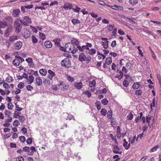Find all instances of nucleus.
<instances>
[{"label": "nucleus", "mask_w": 161, "mask_h": 161, "mask_svg": "<svg viewBox=\"0 0 161 161\" xmlns=\"http://www.w3.org/2000/svg\"><path fill=\"white\" fill-rule=\"evenodd\" d=\"M53 42H54L55 44L58 47H59L60 46L59 42L60 40L58 38H57L53 40Z\"/></svg>", "instance_id": "obj_26"}, {"label": "nucleus", "mask_w": 161, "mask_h": 161, "mask_svg": "<svg viewBox=\"0 0 161 161\" xmlns=\"http://www.w3.org/2000/svg\"><path fill=\"white\" fill-rule=\"evenodd\" d=\"M159 146L157 145L151 149V151L152 152L156 151L158 149Z\"/></svg>", "instance_id": "obj_44"}, {"label": "nucleus", "mask_w": 161, "mask_h": 161, "mask_svg": "<svg viewBox=\"0 0 161 161\" xmlns=\"http://www.w3.org/2000/svg\"><path fill=\"white\" fill-rule=\"evenodd\" d=\"M13 107V105L11 103H9L8 104V108L9 109H12V107Z\"/></svg>", "instance_id": "obj_62"}, {"label": "nucleus", "mask_w": 161, "mask_h": 161, "mask_svg": "<svg viewBox=\"0 0 161 161\" xmlns=\"http://www.w3.org/2000/svg\"><path fill=\"white\" fill-rule=\"evenodd\" d=\"M35 81L36 84L37 86H40L42 84V80L40 77H36L35 78Z\"/></svg>", "instance_id": "obj_13"}, {"label": "nucleus", "mask_w": 161, "mask_h": 161, "mask_svg": "<svg viewBox=\"0 0 161 161\" xmlns=\"http://www.w3.org/2000/svg\"><path fill=\"white\" fill-rule=\"evenodd\" d=\"M112 150L113 152L116 154H121L122 151L120 150L118 146H116L113 145Z\"/></svg>", "instance_id": "obj_9"}, {"label": "nucleus", "mask_w": 161, "mask_h": 161, "mask_svg": "<svg viewBox=\"0 0 161 161\" xmlns=\"http://www.w3.org/2000/svg\"><path fill=\"white\" fill-rule=\"evenodd\" d=\"M77 47L78 48L80 51L82 52L86 51V50H89V48L88 47L86 46V45L82 46V47L78 46Z\"/></svg>", "instance_id": "obj_15"}, {"label": "nucleus", "mask_w": 161, "mask_h": 161, "mask_svg": "<svg viewBox=\"0 0 161 161\" xmlns=\"http://www.w3.org/2000/svg\"><path fill=\"white\" fill-rule=\"evenodd\" d=\"M20 124L19 121L17 120H15L13 122V125L14 126H17Z\"/></svg>", "instance_id": "obj_41"}, {"label": "nucleus", "mask_w": 161, "mask_h": 161, "mask_svg": "<svg viewBox=\"0 0 161 161\" xmlns=\"http://www.w3.org/2000/svg\"><path fill=\"white\" fill-rule=\"evenodd\" d=\"M15 27L16 32L17 33L19 32L21 30L22 26L18 21H16L14 24Z\"/></svg>", "instance_id": "obj_8"}, {"label": "nucleus", "mask_w": 161, "mask_h": 161, "mask_svg": "<svg viewBox=\"0 0 161 161\" xmlns=\"http://www.w3.org/2000/svg\"><path fill=\"white\" fill-rule=\"evenodd\" d=\"M63 117L66 120L71 119L74 117L71 114H69L67 113H64L63 114Z\"/></svg>", "instance_id": "obj_12"}, {"label": "nucleus", "mask_w": 161, "mask_h": 161, "mask_svg": "<svg viewBox=\"0 0 161 161\" xmlns=\"http://www.w3.org/2000/svg\"><path fill=\"white\" fill-rule=\"evenodd\" d=\"M24 86V84L23 82H21L19 83L17 86V87L19 89H22Z\"/></svg>", "instance_id": "obj_55"}, {"label": "nucleus", "mask_w": 161, "mask_h": 161, "mask_svg": "<svg viewBox=\"0 0 161 161\" xmlns=\"http://www.w3.org/2000/svg\"><path fill=\"white\" fill-rule=\"evenodd\" d=\"M141 86L140 82H137L133 83L132 85V88L134 89H137L139 88Z\"/></svg>", "instance_id": "obj_22"}, {"label": "nucleus", "mask_w": 161, "mask_h": 161, "mask_svg": "<svg viewBox=\"0 0 161 161\" xmlns=\"http://www.w3.org/2000/svg\"><path fill=\"white\" fill-rule=\"evenodd\" d=\"M7 23L6 22L1 21L0 22V27L1 28H3L7 26Z\"/></svg>", "instance_id": "obj_29"}, {"label": "nucleus", "mask_w": 161, "mask_h": 161, "mask_svg": "<svg viewBox=\"0 0 161 161\" xmlns=\"http://www.w3.org/2000/svg\"><path fill=\"white\" fill-rule=\"evenodd\" d=\"M71 22L75 25L80 23V21L76 19H73L71 20Z\"/></svg>", "instance_id": "obj_33"}, {"label": "nucleus", "mask_w": 161, "mask_h": 161, "mask_svg": "<svg viewBox=\"0 0 161 161\" xmlns=\"http://www.w3.org/2000/svg\"><path fill=\"white\" fill-rule=\"evenodd\" d=\"M20 141L24 142L25 141V137L24 136H21L19 137Z\"/></svg>", "instance_id": "obj_64"}, {"label": "nucleus", "mask_w": 161, "mask_h": 161, "mask_svg": "<svg viewBox=\"0 0 161 161\" xmlns=\"http://www.w3.org/2000/svg\"><path fill=\"white\" fill-rule=\"evenodd\" d=\"M39 72L42 75L45 76L47 74V71L45 69H41L39 70Z\"/></svg>", "instance_id": "obj_23"}, {"label": "nucleus", "mask_w": 161, "mask_h": 161, "mask_svg": "<svg viewBox=\"0 0 161 161\" xmlns=\"http://www.w3.org/2000/svg\"><path fill=\"white\" fill-rule=\"evenodd\" d=\"M135 20L136 19L134 18H130L129 22L130 23H132L133 24L137 25V23L135 21Z\"/></svg>", "instance_id": "obj_37"}, {"label": "nucleus", "mask_w": 161, "mask_h": 161, "mask_svg": "<svg viewBox=\"0 0 161 161\" xmlns=\"http://www.w3.org/2000/svg\"><path fill=\"white\" fill-rule=\"evenodd\" d=\"M48 74L47 75V77L52 81L53 77L55 76V74L53 71L51 69L48 70Z\"/></svg>", "instance_id": "obj_10"}, {"label": "nucleus", "mask_w": 161, "mask_h": 161, "mask_svg": "<svg viewBox=\"0 0 161 161\" xmlns=\"http://www.w3.org/2000/svg\"><path fill=\"white\" fill-rule=\"evenodd\" d=\"M112 62V58L111 57H109L106 58L105 61V63L107 64H110Z\"/></svg>", "instance_id": "obj_31"}, {"label": "nucleus", "mask_w": 161, "mask_h": 161, "mask_svg": "<svg viewBox=\"0 0 161 161\" xmlns=\"http://www.w3.org/2000/svg\"><path fill=\"white\" fill-rule=\"evenodd\" d=\"M107 6L110 7L112 9L115 10H123V8L122 7L119 6H118L116 5H114V6H111L109 5H107Z\"/></svg>", "instance_id": "obj_11"}, {"label": "nucleus", "mask_w": 161, "mask_h": 161, "mask_svg": "<svg viewBox=\"0 0 161 161\" xmlns=\"http://www.w3.org/2000/svg\"><path fill=\"white\" fill-rule=\"evenodd\" d=\"M101 113L103 115H105L106 114L107 111L105 109H102L101 111Z\"/></svg>", "instance_id": "obj_57"}, {"label": "nucleus", "mask_w": 161, "mask_h": 161, "mask_svg": "<svg viewBox=\"0 0 161 161\" xmlns=\"http://www.w3.org/2000/svg\"><path fill=\"white\" fill-rule=\"evenodd\" d=\"M78 49L77 47H75L74 46L73 49L72 50V51H71V53L73 54H75L77 52V51H78Z\"/></svg>", "instance_id": "obj_48"}, {"label": "nucleus", "mask_w": 161, "mask_h": 161, "mask_svg": "<svg viewBox=\"0 0 161 161\" xmlns=\"http://www.w3.org/2000/svg\"><path fill=\"white\" fill-rule=\"evenodd\" d=\"M82 86V84L81 82H76L75 84V87L78 89H81Z\"/></svg>", "instance_id": "obj_21"}, {"label": "nucleus", "mask_w": 161, "mask_h": 161, "mask_svg": "<svg viewBox=\"0 0 161 161\" xmlns=\"http://www.w3.org/2000/svg\"><path fill=\"white\" fill-rule=\"evenodd\" d=\"M136 138V135H135L131 139H129L130 143L131 144H132L133 143H134Z\"/></svg>", "instance_id": "obj_59"}, {"label": "nucleus", "mask_w": 161, "mask_h": 161, "mask_svg": "<svg viewBox=\"0 0 161 161\" xmlns=\"http://www.w3.org/2000/svg\"><path fill=\"white\" fill-rule=\"evenodd\" d=\"M22 150L28 153V154L30 155H33V153L36 152L35 148L34 146H31V147L25 146L23 148Z\"/></svg>", "instance_id": "obj_2"}, {"label": "nucleus", "mask_w": 161, "mask_h": 161, "mask_svg": "<svg viewBox=\"0 0 161 161\" xmlns=\"http://www.w3.org/2000/svg\"><path fill=\"white\" fill-rule=\"evenodd\" d=\"M112 112L111 111H108L107 113V116L110 119L112 117Z\"/></svg>", "instance_id": "obj_61"}, {"label": "nucleus", "mask_w": 161, "mask_h": 161, "mask_svg": "<svg viewBox=\"0 0 161 161\" xmlns=\"http://www.w3.org/2000/svg\"><path fill=\"white\" fill-rule=\"evenodd\" d=\"M20 63V60H19L18 57H16L15 58L13 61V64L15 66H18L19 65Z\"/></svg>", "instance_id": "obj_20"}, {"label": "nucleus", "mask_w": 161, "mask_h": 161, "mask_svg": "<svg viewBox=\"0 0 161 161\" xmlns=\"http://www.w3.org/2000/svg\"><path fill=\"white\" fill-rule=\"evenodd\" d=\"M91 57L90 55L86 57L83 53H81L79 56V60L81 62L85 61L88 64L91 61Z\"/></svg>", "instance_id": "obj_1"}, {"label": "nucleus", "mask_w": 161, "mask_h": 161, "mask_svg": "<svg viewBox=\"0 0 161 161\" xmlns=\"http://www.w3.org/2000/svg\"><path fill=\"white\" fill-rule=\"evenodd\" d=\"M26 89L28 91H31L33 90V87L30 85L26 86Z\"/></svg>", "instance_id": "obj_63"}, {"label": "nucleus", "mask_w": 161, "mask_h": 161, "mask_svg": "<svg viewBox=\"0 0 161 161\" xmlns=\"http://www.w3.org/2000/svg\"><path fill=\"white\" fill-rule=\"evenodd\" d=\"M23 75H25L24 77L26 79V81L28 84H31L33 82L34 77L32 75H31L28 76L25 73H24Z\"/></svg>", "instance_id": "obj_4"}, {"label": "nucleus", "mask_w": 161, "mask_h": 161, "mask_svg": "<svg viewBox=\"0 0 161 161\" xmlns=\"http://www.w3.org/2000/svg\"><path fill=\"white\" fill-rule=\"evenodd\" d=\"M19 21L22 24L26 26L28 25V23L30 24L31 22V19L28 16H25L23 20L19 19Z\"/></svg>", "instance_id": "obj_3"}, {"label": "nucleus", "mask_w": 161, "mask_h": 161, "mask_svg": "<svg viewBox=\"0 0 161 161\" xmlns=\"http://www.w3.org/2000/svg\"><path fill=\"white\" fill-rule=\"evenodd\" d=\"M63 84L62 82H60L59 84L58 85H54L52 86V89L55 91H57L58 89V88L57 87V86H60L62 85Z\"/></svg>", "instance_id": "obj_27"}, {"label": "nucleus", "mask_w": 161, "mask_h": 161, "mask_svg": "<svg viewBox=\"0 0 161 161\" xmlns=\"http://www.w3.org/2000/svg\"><path fill=\"white\" fill-rule=\"evenodd\" d=\"M66 78L67 80H68L70 82H71L73 81L74 80V79L73 78V77L69 76V75H67L66 76Z\"/></svg>", "instance_id": "obj_36"}, {"label": "nucleus", "mask_w": 161, "mask_h": 161, "mask_svg": "<svg viewBox=\"0 0 161 161\" xmlns=\"http://www.w3.org/2000/svg\"><path fill=\"white\" fill-rule=\"evenodd\" d=\"M22 35L23 37L26 39L30 37V33L29 30L26 29H24L23 30Z\"/></svg>", "instance_id": "obj_7"}, {"label": "nucleus", "mask_w": 161, "mask_h": 161, "mask_svg": "<svg viewBox=\"0 0 161 161\" xmlns=\"http://www.w3.org/2000/svg\"><path fill=\"white\" fill-rule=\"evenodd\" d=\"M142 94V91L141 90H136L135 92V94L139 96H141Z\"/></svg>", "instance_id": "obj_43"}, {"label": "nucleus", "mask_w": 161, "mask_h": 161, "mask_svg": "<svg viewBox=\"0 0 161 161\" xmlns=\"http://www.w3.org/2000/svg\"><path fill=\"white\" fill-rule=\"evenodd\" d=\"M45 46L47 48H50L52 46V44L51 42L49 41H45L44 43Z\"/></svg>", "instance_id": "obj_19"}, {"label": "nucleus", "mask_w": 161, "mask_h": 161, "mask_svg": "<svg viewBox=\"0 0 161 161\" xmlns=\"http://www.w3.org/2000/svg\"><path fill=\"white\" fill-rule=\"evenodd\" d=\"M133 114L131 112L129 113L127 116V119L130 120H131L133 119Z\"/></svg>", "instance_id": "obj_30"}, {"label": "nucleus", "mask_w": 161, "mask_h": 161, "mask_svg": "<svg viewBox=\"0 0 161 161\" xmlns=\"http://www.w3.org/2000/svg\"><path fill=\"white\" fill-rule=\"evenodd\" d=\"M39 36L41 39L42 40H44L45 39L46 36L45 35L42 33H40Z\"/></svg>", "instance_id": "obj_52"}, {"label": "nucleus", "mask_w": 161, "mask_h": 161, "mask_svg": "<svg viewBox=\"0 0 161 161\" xmlns=\"http://www.w3.org/2000/svg\"><path fill=\"white\" fill-rule=\"evenodd\" d=\"M157 76L161 88V75H160L159 74H157Z\"/></svg>", "instance_id": "obj_51"}, {"label": "nucleus", "mask_w": 161, "mask_h": 161, "mask_svg": "<svg viewBox=\"0 0 161 161\" xmlns=\"http://www.w3.org/2000/svg\"><path fill=\"white\" fill-rule=\"evenodd\" d=\"M102 45L103 46V47L105 49H107L108 47V42H102Z\"/></svg>", "instance_id": "obj_32"}, {"label": "nucleus", "mask_w": 161, "mask_h": 161, "mask_svg": "<svg viewBox=\"0 0 161 161\" xmlns=\"http://www.w3.org/2000/svg\"><path fill=\"white\" fill-rule=\"evenodd\" d=\"M124 143L123 144V146L125 147V149L126 150H128L130 148V143L128 144V142L126 141V139H124L123 140Z\"/></svg>", "instance_id": "obj_18"}, {"label": "nucleus", "mask_w": 161, "mask_h": 161, "mask_svg": "<svg viewBox=\"0 0 161 161\" xmlns=\"http://www.w3.org/2000/svg\"><path fill=\"white\" fill-rule=\"evenodd\" d=\"M102 103L104 105H106L108 103V101L105 98L103 99L101 101Z\"/></svg>", "instance_id": "obj_54"}, {"label": "nucleus", "mask_w": 161, "mask_h": 161, "mask_svg": "<svg viewBox=\"0 0 161 161\" xmlns=\"http://www.w3.org/2000/svg\"><path fill=\"white\" fill-rule=\"evenodd\" d=\"M72 4L69 3H66L64 4L63 8L65 10L70 9H72Z\"/></svg>", "instance_id": "obj_14"}, {"label": "nucleus", "mask_w": 161, "mask_h": 161, "mask_svg": "<svg viewBox=\"0 0 161 161\" xmlns=\"http://www.w3.org/2000/svg\"><path fill=\"white\" fill-rule=\"evenodd\" d=\"M14 47L17 49H20L22 46V42L21 41H19L14 43Z\"/></svg>", "instance_id": "obj_16"}, {"label": "nucleus", "mask_w": 161, "mask_h": 161, "mask_svg": "<svg viewBox=\"0 0 161 161\" xmlns=\"http://www.w3.org/2000/svg\"><path fill=\"white\" fill-rule=\"evenodd\" d=\"M129 3L130 4L134 6L136 4L138 3L137 0H130Z\"/></svg>", "instance_id": "obj_34"}, {"label": "nucleus", "mask_w": 161, "mask_h": 161, "mask_svg": "<svg viewBox=\"0 0 161 161\" xmlns=\"http://www.w3.org/2000/svg\"><path fill=\"white\" fill-rule=\"evenodd\" d=\"M114 25H109L107 27V29L108 31H111L113 30L114 27Z\"/></svg>", "instance_id": "obj_40"}, {"label": "nucleus", "mask_w": 161, "mask_h": 161, "mask_svg": "<svg viewBox=\"0 0 161 161\" xmlns=\"http://www.w3.org/2000/svg\"><path fill=\"white\" fill-rule=\"evenodd\" d=\"M6 80L7 82L9 83H11L13 81V78L11 76H9L8 77H7L6 78Z\"/></svg>", "instance_id": "obj_53"}, {"label": "nucleus", "mask_w": 161, "mask_h": 161, "mask_svg": "<svg viewBox=\"0 0 161 161\" xmlns=\"http://www.w3.org/2000/svg\"><path fill=\"white\" fill-rule=\"evenodd\" d=\"M32 42L33 43H35L37 42V40L36 37L34 36H31Z\"/></svg>", "instance_id": "obj_50"}, {"label": "nucleus", "mask_w": 161, "mask_h": 161, "mask_svg": "<svg viewBox=\"0 0 161 161\" xmlns=\"http://www.w3.org/2000/svg\"><path fill=\"white\" fill-rule=\"evenodd\" d=\"M70 43L73 45H77L79 44V42L77 39L75 38H73L71 40V43Z\"/></svg>", "instance_id": "obj_25"}, {"label": "nucleus", "mask_w": 161, "mask_h": 161, "mask_svg": "<svg viewBox=\"0 0 161 161\" xmlns=\"http://www.w3.org/2000/svg\"><path fill=\"white\" fill-rule=\"evenodd\" d=\"M109 137L111 138L112 140L113 141H115V142L118 144L117 142V140L115 137L113 135L111 134L109 135Z\"/></svg>", "instance_id": "obj_49"}, {"label": "nucleus", "mask_w": 161, "mask_h": 161, "mask_svg": "<svg viewBox=\"0 0 161 161\" xmlns=\"http://www.w3.org/2000/svg\"><path fill=\"white\" fill-rule=\"evenodd\" d=\"M70 62L68 58H65L63 59L61 62L62 66L65 67H68L70 66Z\"/></svg>", "instance_id": "obj_5"}, {"label": "nucleus", "mask_w": 161, "mask_h": 161, "mask_svg": "<svg viewBox=\"0 0 161 161\" xmlns=\"http://www.w3.org/2000/svg\"><path fill=\"white\" fill-rule=\"evenodd\" d=\"M17 39V37L15 36H11L9 38V41H7V43H9V42L10 41L11 42H13Z\"/></svg>", "instance_id": "obj_24"}, {"label": "nucleus", "mask_w": 161, "mask_h": 161, "mask_svg": "<svg viewBox=\"0 0 161 161\" xmlns=\"http://www.w3.org/2000/svg\"><path fill=\"white\" fill-rule=\"evenodd\" d=\"M21 114V113L17 112L16 111H15L13 117L15 118H17V116H19V115Z\"/></svg>", "instance_id": "obj_38"}, {"label": "nucleus", "mask_w": 161, "mask_h": 161, "mask_svg": "<svg viewBox=\"0 0 161 161\" xmlns=\"http://www.w3.org/2000/svg\"><path fill=\"white\" fill-rule=\"evenodd\" d=\"M89 86L90 87H94L96 85V81L95 80H93L92 81H90L89 82Z\"/></svg>", "instance_id": "obj_28"}, {"label": "nucleus", "mask_w": 161, "mask_h": 161, "mask_svg": "<svg viewBox=\"0 0 161 161\" xmlns=\"http://www.w3.org/2000/svg\"><path fill=\"white\" fill-rule=\"evenodd\" d=\"M97 3H98L100 5H101L107 6V5H108V4H107L104 1H102L97 0Z\"/></svg>", "instance_id": "obj_39"}, {"label": "nucleus", "mask_w": 161, "mask_h": 161, "mask_svg": "<svg viewBox=\"0 0 161 161\" xmlns=\"http://www.w3.org/2000/svg\"><path fill=\"white\" fill-rule=\"evenodd\" d=\"M155 98H154L153 99L152 103H151V105H150V107L151 109H152V107H155L156 105H155Z\"/></svg>", "instance_id": "obj_60"}, {"label": "nucleus", "mask_w": 161, "mask_h": 161, "mask_svg": "<svg viewBox=\"0 0 161 161\" xmlns=\"http://www.w3.org/2000/svg\"><path fill=\"white\" fill-rule=\"evenodd\" d=\"M12 113L8 110H6L5 112V114L7 117H9L11 115Z\"/></svg>", "instance_id": "obj_46"}, {"label": "nucleus", "mask_w": 161, "mask_h": 161, "mask_svg": "<svg viewBox=\"0 0 161 161\" xmlns=\"http://www.w3.org/2000/svg\"><path fill=\"white\" fill-rule=\"evenodd\" d=\"M129 84V82L128 81L126 80H125L123 81V84L124 86L125 87H127L128 86Z\"/></svg>", "instance_id": "obj_56"}, {"label": "nucleus", "mask_w": 161, "mask_h": 161, "mask_svg": "<svg viewBox=\"0 0 161 161\" xmlns=\"http://www.w3.org/2000/svg\"><path fill=\"white\" fill-rule=\"evenodd\" d=\"M89 52L88 53L89 54H90L91 55H93L96 53V50L95 49H93L92 48L88 50Z\"/></svg>", "instance_id": "obj_35"}, {"label": "nucleus", "mask_w": 161, "mask_h": 161, "mask_svg": "<svg viewBox=\"0 0 161 161\" xmlns=\"http://www.w3.org/2000/svg\"><path fill=\"white\" fill-rule=\"evenodd\" d=\"M15 109L16 110V111H19V112L21 111L22 108L21 107H19V105L17 104L16 103H15Z\"/></svg>", "instance_id": "obj_45"}, {"label": "nucleus", "mask_w": 161, "mask_h": 161, "mask_svg": "<svg viewBox=\"0 0 161 161\" xmlns=\"http://www.w3.org/2000/svg\"><path fill=\"white\" fill-rule=\"evenodd\" d=\"M24 158L21 156H19L16 158V161H24Z\"/></svg>", "instance_id": "obj_58"}, {"label": "nucleus", "mask_w": 161, "mask_h": 161, "mask_svg": "<svg viewBox=\"0 0 161 161\" xmlns=\"http://www.w3.org/2000/svg\"><path fill=\"white\" fill-rule=\"evenodd\" d=\"M83 92L85 94L87 95L89 97H90L91 96V93L88 91H84Z\"/></svg>", "instance_id": "obj_47"}, {"label": "nucleus", "mask_w": 161, "mask_h": 161, "mask_svg": "<svg viewBox=\"0 0 161 161\" xmlns=\"http://www.w3.org/2000/svg\"><path fill=\"white\" fill-rule=\"evenodd\" d=\"M20 12V10L19 9H14L13 11L12 15L14 17H18Z\"/></svg>", "instance_id": "obj_17"}, {"label": "nucleus", "mask_w": 161, "mask_h": 161, "mask_svg": "<svg viewBox=\"0 0 161 161\" xmlns=\"http://www.w3.org/2000/svg\"><path fill=\"white\" fill-rule=\"evenodd\" d=\"M74 47V45L70 43H66L65 45V51L71 53V51L73 49Z\"/></svg>", "instance_id": "obj_6"}, {"label": "nucleus", "mask_w": 161, "mask_h": 161, "mask_svg": "<svg viewBox=\"0 0 161 161\" xmlns=\"http://www.w3.org/2000/svg\"><path fill=\"white\" fill-rule=\"evenodd\" d=\"M25 61L28 63V64H33V59L31 58H28L25 59Z\"/></svg>", "instance_id": "obj_42"}]
</instances>
